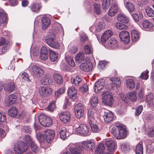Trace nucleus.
I'll use <instances>...</instances> for the list:
<instances>
[{"mask_svg": "<svg viewBox=\"0 0 154 154\" xmlns=\"http://www.w3.org/2000/svg\"><path fill=\"white\" fill-rule=\"evenodd\" d=\"M112 35L113 33L111 30H106L101 37V42L103 43H105Z\"/></svg>", "mask_w": 154, "mask_h": 154, "instance_id": "obj_20", "label": "nucleus"}, {"mask_svg": "<svg viewBox=\"0 0 154 154\" xmlns=\"http://www.w3.org/2000/svg\"><path fill=\"white\" fill-rule=\"evenodd\" d=\"M135 151L136 154H143V148L142 144H137L136 147Z\"/></svg>", "mask_w": 154, "mask_h": 154, "instance_id": "obj_42", "label": "nucleus"}, {"mask_svg": "<svg viewBox=\"0 0 154 154\" xmlns=\"http://www.w3.org/2000/svg\"><path fill=\"white\" fill-rule=\"evenodd\" d=\"M125 5L130 13H131L134 11V6L132 3L129 2H125Z\"/></svg>", "mask_w": 154, "mask_h": 154, "instance_id": "obj_40", "label": "nucleus"}, {"mask_svg": "<svg viewBox=\"0 0 154 154\" xmlns=\"http://www.w3.org/2000/svg\"><path fill=\"white\" fill-rule=\"evenodd\" d=\"M98 103V101L97 97L94 96L91 97V104L92 107L94 108L96 107Z\"/></svg>", "mask_w": 154, "mask_h": 154, "instance_id": "obj_43", "label": "nucleus"}, {"mask_svg": "<svg viewBox=\"0 0 154 154\" xmlns=\"http://www.w3.org/2000/svg\"><path fill=\"white\" fill-rule=\"evenodd\" d=\"M131 38L133 42L137 41L139 39L140 34L137 31L135 30H132L131 32Z\"/></svg>", "mask_w": 154, "mask_h": 154, "instance_id": "obj_30", "label": "nucleus"}, {"mask_svg": "<svg viewBox=\"0 0 154 154\" xmlns=\"http://www.w3.org/2000/svg\"><path fill=\"white\" fill-rule=\"evenodd\" d=\"M41 7L40 4L33 2L29 6V8L32 11L38 13Z\"/></svg>", "mask_w": 154, "mask_h": 154, "instance_id": "obj_21", "label": "nucleus"}, {"mask_svg": "<svg viewBox=\"0 0 154 154\" xmlns=\"http://www.w3.org/2000/svg\"><path fill=\"white\" fill-rule=\"evenodd\" d=\"M76 131L77 132L80 133L83 136H86L90 134L88 127L84 124L81 125L78 128H76Z\"/></svg>", "mask_w": 154, "mask_h": 154, "instance_id": "obj_10", "label": "nucleus"}, {"mask_svg": "<svg viewBox=\"0 0 154 154\" xmlns=\"http://www.w3.org/2000/svg\"><path fill=\"white\" fill-rule=\"evenodd\" d=\"M126 84L127 88L131 89H133L135 86V83L134 82V80L132 79L127 80Z\"/></svg>", "mask_w": 154, "mask_h": 154, "instance_id": "obj_47", "label": "nucleus"}, {"mask_svg": "<svg viewBox=\"0 0 154 154\" xmlns=\"http://www.w3.org/2000/svg\"><path fill=\"white\" fill-rule=\"evenodd\" d=\"M84 108L81 103L76 104L74 107V111L75 116L78 118L82 117L84 114Z\"/></svg>", "mask_w": 154, "mask_h": 154, "instance_id": "obj_7", "label": "nucleus"}, {"mask_svg": "<svg viewBox=\"0 0 154 154\" xmlns=\"http://www.w3.org/2000/svg\"><path fill=\"white\" fill-rule=\"evenodd\" d=\"M24 140L25 141L30 145L32 143H33V142H34L32 139V138L29 135H25Z\"/></svg>", "mask_w": 154, "mask_h": 154, "instance_id": "obj_57", "label": "nucleus"}, {"mask_svg": "<svg viewBox=\"0 0 154 154\" xmlns=\"http://www.w3.org/2000/svg\"><path fill=\"white\" fill-rule=\"evenodd\" d=\"M118 139H121L125 138L128 135V131L125 126L123 127H120L118 130Z\"/></svg>", "mask_w": 154, "mask_h": 154, "instance_id": "obj_19", "label": "nucleus"}, {"mask_svg": "<svg viewBox=\"0 0 154 154\" xmlns=\"http://www.w3.org/2000/svg\"><path fill=\"white\" fill-rule=\"evenodd\" d=\"M53 77L54 81L57 84L60 85L63 84V79L60 74L55 73Z\"/></svg>", "mask_w": 154, "mask_h": 154, "instance_id": "obj_29", "label": "nucleus"}, {"mask_svg": "<svg viewBox=\"0 0 154 154\" xmlns=\"http://www.w3.org/2000/svg\"><path fill=\"white\" fill-rule=\"evenodd\" d=\"M20 76L21 78L27 82H29L31 81L29 78L28 74L26 72H24L23 73L20 75Z\"/></svg>", "mask_w": 154, "mask_h": 154, "instance_id": "obj_60", "label": "nucleus"}, {"mask_svg": "<svg viewBox=\"0 0 154 154\" xmlns=\"http://www.w3.org/2000/svg\"><path fill=\"white\" fill-rule=\"evenodd\" d=\"M118 46L117 41L116 39L112 38L105 45V47L107 49H114Z\"/></svg>", "mask_w": 154, "mask_h": 154, "instance_id": "obj_11", "label": "nucleus"}, {"mask_svg": "<svg viewBox=\"0 0 154 154\" xmlns=\"http://www.w3.org/2000/svg\"><path fill=\"white\" fill-rule=\"evenodd\" d=\"M49 77L47 75H45L42 78L41 82L42 84L47 85L49 84Z\"/></svg>", "mask_w": 154, "mask_h": 154, "instance_id": "obj_55", "label": "nucleus"}, {"mask_svg": "<svg viewBox=\"0 0 154 154\" xmlns=\"http://www.w3.org/2000/svg\"><path fill=\"white\" fill-rule=\"evenodd\" d=\"M105 24L103 22H99L97 26L96 30L97 31H100L103 28Z\"/></svg>", "mask_w": 154, "mask_h": 154, "instance_id": "obj_63", "label": "nucleus"}, {"mask_svg": "<svg viewBox=\"0 0 154 154\" xmlns=\"http://www.w3.org/2000/svg\"><path fill=\"white\" fill-rule=\"evenodd\" d=\"M29 68L31 70L32 73L36 77L41 76L44 73L43 69L39 66L35 64H31L29 66Z\"/></svg>", "mask_w": 154, "mask_h": 154, "instance_id": "obj_4", "label": "nucleus"}, {"mask_svg": "<svg viewBox=\"0 0 154 154\" xmlns=\"http://www.w3.org/2000/svg\"><path fill=\"white\" fill-rule=\"evenodd\" d=\"M146 11L147 15L149 17H154V11L152 8L148 7L146 8Z\"/></svg>", "mask_w": 154, "mask_h": 154, "instance_id": "obj_53", "label": "nucleus"}, {"mask_svg": "<svg viewBox=\"0 0 154 154\" xmlns=\"http://www.w3.org/2000/svg\"><path fill=\"white\" fill-rule=\"evenodd\" d=\"M71 80L72 84L76 86H78L81 84L82 79L81 77L76 75L75 77L72 78Z\"/></svg>", "mask_w": 154, "mask_h": 154, "instance_id": "obj_31", "label": "nucleus"}, {"mask_svg": "<svg viewBox=\"0 0 154 154\" xmlns=\"http://www.w3.org/2000/svg\"><path fill=\"white\" fill-rule=\"evenodd\" d=\"M66 60L67 63L70 66L74 67L75 66V63L73 58L70 56L66 57Z\"/></svg>", "mask_w": 154, "mask_h": 154, "instance_id": "obj_51", "label": "nucleus"}, {"mask_svg": "<svg viewBox=\"0 0 154 154\" xmlns=\"http://www.w3.org/2000/svg\"><path fill=\"white\" fill-rule=\"evenodd\" d=\"M132 17L134 21L137 22L139 21L140 19L142 18L143 17L142 13H140L139 14H132Z\"/></svg>", "mask_w": 154, "mask_h": 154, "instance_id": "obj_46", "label": "nucleus"}, {"mask_svg": "<svg viewBox=\"0 0 154 154\" xmlns=\"http://www.w3.org/2000/svg\"><path fill=\"white\" fill-rule=\"evenodd\" d=\"M142 25L143 27L147 29V30H149L152 28L154 25L152 23L148 20H145L143 21Z\"/></svg>", "mask_w": 154, "mask_h": 154, "instance_id": "obj_28", "label": "nucleus"}, {"mask_svg": "<svg viewBox=\"0 0 154 154\" xmlns=\"http://www.w3.org/2000/svg\"><path fill=\"white\" fill-rule=\"evenodd\" d=\"M105 149V147L104 144L103 143H100L98 147L95 151V153L97 154L103 153L104 150Z\"/></svg>", "mask_w": 154, "mask_h": 154, "instance_id": "obj_41", "label": "nucleus"}, {"mask_svg": "<svg viewBox=\"0 0 154 154\" xmlns=\"http://www.w3.org/2000/svg\"><path fill=\"white\" fill-rule=\"evenodd\" d=\"M104 85V81L102 80H99L96 82L94 87L95 92L98 93V92L103 89Z\"/></svg>", "mask_w": 154, "mask_h": 154, "instance_id": "obj_17", "label": "nucleus"}, {"mask_svg": "<svg viewBox=\"0 0 154 154\" xmlns=\"http://www.w3.org/2000/svg\"><path fill=\"white\" fill-rule=\"evenodd\" d=\"M28 148L27 144L22 141L18 142L15 145L14 150L17 154H21L26 151Z\"/></svg>", "mask_w": 154, "mask_h": 154, "instance_id": "obj_2", "label": "nucleus"}, {"mask_svg": "<svg viewBox=\"0 0 154 154\" xmlns=\"http://www.w3.org/2000/svg\"><path fill=\"white\" fill-rule=\"evenodd\" d=\"M118 7L117 5L114 4L109 10L108 15L112 17L115 15L117 12Z\"/></svg>", "mask_w": 154, "mask_h": 154, "instance_id": "obj_34", "label": "nucleus"}, {"mask_svg": "<svg viewBox=\"0 0 154 154\" xmlns=\"http://www.w3.org/2000/svg\"><path fill=\"white\" fill-rule=\"evenodd\" d=\"M148 73L149 71L147 70H146V71H144L143 72L141 73L140 76V79L146 80L148 78Z\"/></svg>", "mask_w": 154, "mask_h": 154, "instance_id": "obj_58", "label": "nucleus"}, {"mask_svg": "<svg viewBox=\"0 0 154 154\" xmlns=\"http://www.w3.org/2000/svg\"><path fill=\"white\" fill-rule=\"evenodd\" d=\"M56 108L55 102L54 101H51L48 106L47 107V110L50 112H53Z\"/></svg>", "mask_w": 154, "mask_h": 154, "instance_id": "obj_48", "label": "nucleus"}, {"mask_svg": "<svg viewBox=\"0 0 154 154\" xmlns=\"http://www.w3.org/2000/svg\"><path fill=\"white\" fill-rule=\"evenodd\" d=\"M87 113L88 119L91 122L94 120L95 117L97 116L96 110L93 108L87 109Z\"/></svg>", "mask_w": 154, "mask_h": 154, "instance_id": "obj_16", "label": "nucleus"}, {"mask_svg": "<svg viewBox=\"0 0 154 154\" xmlns=\"http://www.w3.org/2000/svg\"><path fill=\"white\" fill-rule=\"evenodd\" d=\"M93 67L92 63L89 60H87L85 59L84 62H82L80 65L81 69L86 72H90L92 70Z\"/></svg>", "mask_w": 154, "mask_h": 154, "instance_id": "obj_8", "label": "nucleus"}, {"mask_svg": "<svg viewBox=\"0 0 154 154\" xmlns=\"http://www.w3.org/2000/svg\"><path fill=\"white\" fill-rule=\"evenodd\" d=\"M147 134L148 135L149 137H154V126L149 128Z\"/></svg>", "mask_w": 154, "mask_h": 154, "instance_id": "obj_64", "label": "nucleus"}, {"mask_svg": "<svg viewBox=\"0 0 154 154\" xmlns=\"http://www.w3.org/2000/svg\"><path fill=\"white\" fill-rule=\"evenodd\" d=\"M94 12L97 15L99 14L101 12L100 9V5L98 4L94 3Z\"/></svg>", "mask_w": 154, "mask_h": 154, "instance_id": "obj_54", "label": "nucleus"}, {"mask_svg": "<svg viewBox=\"0 0 154 154\" xmlns=\"http://www.w3.org/2000/svg\"><path fill=\"white\" fill-rule=\"evenodd\" d=\"M110 80L112 81L111 84L112 89H114L115 88H118L121 83V81L120 79L119 78L115 77L111 79Z\"/></svg>", "mask_w": 154, "mask_h": 154, "instance_id": "obj_23", "label": "nucleus"}, {"mask_svg": "<svg viewBox=\"0 0 154 154\" xmlns=\"http://www.w3.org/2000/svg\"><path fill=\"white\" fill-rule=\"evenodd\" d=\"M75 59L76 62L79 63L84 62L85 60L84 54L82 53L77 54L75 57Z\"/></svg>", "mask_w": 154, "mask_h": 154, "instance_id": "obj_38", "label": "nucleus"}, {"mask_svg": "<svg viewBox=\"0 0 154 154\" xmlns=\"http://www.w3.org/2000/svg\"><path fill=\"white\" fill-rule=\"evenodd\" d=\"M110 0H103L102 4L103 9L107 10L110 5Z\"/></svg>", "mask_w": 154, "mask_h": 154, "instance_id": "obj_45", "label": "nucleus"}, {"mask_svg": "<svg viewBox=\"0 0 154 154\" xmlns=\"http://www.w3.org/2000/svg\"><path fill=\"white\" fill-rule=\"evenodd\" d=\"M84 52L87 54H92L93 49L91 46L89 45H85L84 47Z\"/></svg>", "mask_w": 154, "mask_h": 154, "instance_id": "obj_44", "label": "nucleus"}, {"mask_svg": "<svg viewBox=\"0 0 154 154\" xmlns=\"http://www.w3.org/2000/svg\"><path fill=\"white\" fill-rule=\"evenodd\" d=\"M44 42L49 46L54 49H57L59 47L60 44L54 36H48L44 38Z\"/></svg>", "mask_w": 154, "mask_h": 154, "instance_id": "obj_1", "label": "nucleus"}, {"mask_svg": "<svg viewBox=\"0 0 154 154\" xmlns=\"http://www.w3.org/2000/svg\"><path fill=\"white\" fill-rule=\"evenodd\" d=\"M90 125L91 127L92 131L95 132H98L99 129L98 126L96 125H94L91 123H90Z\"/></svg>", "mask_w": 154, "mask_h": 154, "instance_id": "obj_61", "label": "nucleus"}, {"mask_svg": "<svg viewBox=\"0 0 154 154\" xmlns=\"http://www.w3.org/2000/svg\"><path fill=\"white\" fill-rule=\"evenodd\" d=\"M15 87L14 84L12 82H9L5 84L4 89L9 92H11L15 90Z\"/></svg>", "mask_w": 154, "mask_h": 154, "instance_id": "obj_26", "label": "nucleus"}, {"mask_svg": "<svg viewBox=\"0 0 154 154\" xmlns=\"http://www.w3.org/2000/svg\"><path fill=\"white\" fill-rule=\"evenodd\" d=\"M116 27L119 29H126L127 26L125 24L120 23H116Z\"/></svg>", "mask_w": 154, "mask_h": 154, "instance_id": "obj_56", "label": "nucleus"}, {"mask_svg": "<svg viewBox=\"0 0 154 154\" xmlns=\"http://www.w3.org/2000/svg\"><path fill=\"white\" fill-rule=\"evenodd\" d=\"M103 117L105 122L107 123L110 122L113 118L112 113L108 110L104 112V115Z\"/></svg>", "mask_w": 154, "mask_h": 154, "instance_id": "obj_22", "label": "nucleus"}, {"mask_svg": "<svg viewBox=\"0 0 154 154\" xmlns=\"http://www.w3.org/2000/svg\"><path fill=\"white\" fill-rule=\"evenodd\" d=\"M113 102V99L111 93L107 91L102 95V102L105 105L111 106Z\"/></svg>", "mask_w": 154, "mask_h": 154, "instance_id": "obj_5", "label": "nucleus"}, {"mask_svg": "<svg viewBox=\"0 0 154 154\" xmlns=\"http://www.w3.org/2000/svg\"><path fill=\"white\" fill-rule=\"evenodd\" d=\"M69 132L66 131L65 128L63 127L60 129L59 134L60 138L62 139H65L69 135Z\"/></svg>", "mask_w": 154, "mask_h": 154, "instance_id": "obj_37", "label": "nucleus"}, {"mask_svg": "<svg viewBox=\"0 0 154 154\" xmlns=\"http://www.w3.org/2000/svg\"><path fill=\"white\" fill-rule=\"evenodd\" d=\"M67 93L68 95L72 99H75L77 97V91L73 87L68 88Z\"/></svg>", "mask_w": 154, "mask_h": 154, "instance_id": "obj_24", "label": "nucleus"}, {"mask_svg": "<svg viewBox=\"0 0 154 154\" xmlns=\"http://www.w3.org/2000/svg\"><path fill=\"white\" fill-rule=\"evenodd\" d=\"M88 90V86L86 84H83L80 88V91L83 93H86Z\"/></svg>", "mask_w": 154, "mask_h": 154, "instance_id": "obj_59", "label": "nucleus"}, {"mask_svg": "<svg viewBox=\"0 0 154 154\" xmlns=\"http://www.w3.org/2000/svg\"><path fill=\"white\" fill-rule=\"evenodd\" d=\"M81 145L84 147L85 152L86 150L92 151L94 149L95 146V143L91 140L83 141Z\"/></svg>", "mask_w": 154, "mask_h": 154, "instance_id": "obj_9", "label": "nucleus"}, {"mask_svg": "<svg viewBox=\"0 0 154 154\" xmlns=\"http://www.w3.org/2000/svg\"><path fill=\"white\" fill-rule=\"evenodd\" d=\"M119 37L121 40L126 43H128L130 41L129 34L128 32L126 31H123L120 32Z\"/></svg>", "mask_w": 154, "mask_h": 154, "instance_id": "obj_14", "label": "nucleus"}, {"mask_svg": "<svg viewBox=\"0 0 154 154\" xmlns=\"http://www.w3.org/2000/svg\"><path fill=\"white\" fill-rule=\"evenodd\" d=\"M18 114V110L15 107H11L9 109L8 114L11 116L16 117Z\"/></svg>", "mask_w": 154, "mask_h": 154, "instance_id": "obj_35", "label": "nucleus"}, {"mask_svg": "<svg viewBox=\"0 0 154 154\" xmlns=\"http://www.w3.org/2000/svg\"><path fill=\"white\" fill-rule=\"evenodd\" d=\"M48 54L47 48L45 46H42L40 52V58L42 60H45L48 59Z\"/></svg>", "mask_w": 154, "mask_h": 154, "instance_id": "obj_18", "label": "nucleus"}, {"mask_svg": "<svg viewBox=\"0 0 154 154\" xmlns=\"http://www.w3.org/2000/svg\"><path fill=\"white\" fill-rule=\"evenodd\" d=\"M60 119L63 123H66L70 119L71 116L69 112L68 111L62 112L59 116Z\"/></svg>", "mask_w": 154, "mask_h": 154, "instance_id": "obj_12", "label": "nucleus"}, {"mask_svg": "<svg viewBox=\"0 0 154 154\" xmlns=\"http://www.w3.org/2000/svg\"><path fill=\"white\" fill-rule=\"evenodd\" d=\"M153 99V95L152 94H150L147 96L146 99V101L150 104L151 103H152Z\"/></svg>", "mask_w": 154, "mask_h": 154, "instance_id": "obj_62", "label": "nucleus"}, {"mask_svg": "<svg viewBox=\"0 0 154 154\" xmlns=\"http://www.w3.org/2000/svg\"><path fill=\"white\" fill-rule=\"evenodd\" d=\"M69 150L72 154H81L85 152L84 147L81 145L77 147L71 148Z\"/></svg>", "mask_w": 154, "mask_h": 154, "instance_id": "obj_15", "label": "nucleus"}, {"mask_svg": "<svg viewBox=\"0 0 154 154\" xmlns=\"http://www.w3.org/2000/svg\"><path fill=\"white\" fill-rule=\"evenodd\" d=\"M38 119L41 124L45 127H50L52 123L51 119L43 114H40Z\"/></svg>", "mask_w": 154, "mask_h": 154, "instance_id": "obj_3", "label": "nucleus"}, {"mask_svg": "<svg viewBox=\"0 0 154 154\" xmlns=\"http://www.w3.org/2000/svg\"><path fill=\"white\" fill-rule=\"evenodd\" d=\"M49 58L52 62L56 61L57 59L58 55L57 53L55 52L50 48L48 49Z\"/></svg>", "mask_w": 154, "mask_h": 154, "instance_id": "obj_32", "label": "nucleus"}, {"mask_svg": "<svg viewBox=\"0 0 154 154\" xmlns=\"http://www.w3.org/2000/svg\"><path fill=\"white\" fill-rule=\"evenodd\" d=\"M41 21L42 29L43 30H45L50 24V19L48 17L44 16L43 17Z\"/></svg>", "mask_w": 154, "mask_h": 154, "instance_id": "obj_25", "label": "nucleus"}, {"mask_svg": "<svg viewBox=\"0 0 154 154\" xmlns=\"http://www.w3.org/2000/svg\"><path fill=\"white\" fill-rule=\"evenodd\" d=\"M118 130L117 129V128L116 127H112L110 130V132L112 134L114 137L118 139Z\"/></svg>", "mask_w": 154, "mask_h": 154, "instance_id": "obj_50", "label": "nucleus"}, {"mask_svg": "<svg viewBox=\"0 0 154 154\" xmlns=\"http://www.w3.org/2000/svg\"><path fill=\"white\" fill-rule=\"evenodd\" d=\"M7 20L6 13L4 11H0V21L3 23H5Z\"/></svg>", "mask_w": 154, "mask_h": 154, "instance_id": "obj_49", "label": "nucleus"}, {"mask_svg": "<svg viewBox=\"0 0 154 154\" xmlns=\"http://www.w3.org/2000/svg\"><path fill=\"white\" fill-rule=\"evenodd\" d=\"M65 89L64 87H62L60 88L55 92V95L56 97H58L63 94L65 92Z\"/></svg>", "mask_w": 154, "mask_h": 154, "instance_id": "obj_52", "label": "nucleus"}, {"mask_svg": "<svg viewBox=\"0 0 154 154\" xmlns=\"http://www.w3.org/2000/svg\"><path fill=\"white\" fill-rule=\"evenodd\" d=\"M43 131L44 133L42 134L43 138L45 139L48 143H51L55 136L54 131L48 129L43 130Z\"/></svg>", "mask_w": 154, "mask_h": 154, "instance_id": "obj_6", "label": "nucleus"}, {"mask_svg": "<svg viewBox=\"0 0 154 154\" xmlns=\"http://www.w3.org/2000/svg\"><path fill=\"white\" fill-rule=\"evenodd\" d=\"M105 144L107 149L110 152L114 151L115 149L116 145L115 142L112 140H107L105 141Z\"/></svg>", "mask_w": 154, "mask_h": 154, "instance_id": "obj_27", "label": "nucleus"}, {"mask_svg": "<svg viewBox=\"0 0 154 154\" xmlns=\"http://www.w3.org/2000/svg\"><path fill=\"white\" fill-rule=\"evenodd\" d=\"M117 20L124 23H127L129 21V18L125 15L120 14H118L117 17Z\"/></svg>", "mask_w": 154, "mask_h": 154, "instance_id": "obj_33", "label": "nucleus"}, {"mask_svg": "<svg viewBox=\"0 0 154 154\" xmlns=\"http://www.w3.org/2000/svg\"><path fill=\"white\" fill-rule=\"evenodd\" d=\"M51 89L48 87H40L39 92L40 95L43 97L49 96L51 94Z\"/></svg>", "mask_w": 154, "mask_h": 154, "instance_id": "obj_13", "label": "nucleus"}, {"mask_svg": "<svg viewBox=\"0 0 154 154\" xmlns=\"http://www.w3.org/2000/svg\"><path fill=\"white\" fill-rule=\"evenodd\" d=\"M17 96L14 94L10 95L8 97V104L11 105L14 103L17 100Z\"/></svg>", "mask_w": 154, "mask_h": 154, "instance_id": "obj_36", "label": "nucleus"}, {"mask_svg": "<svg viewBox=\"0 0 154 154\" xmlns=\"http://www.w3.org/2000/svg\"><path fill=\"white\" fill-rule=\"evenodd\" d=\"M128 98L132 102H134L137 100L136 93L134 91L129 92L127 95Z\"/></svg>", "mask_w": 154, "mask_h": 154, "instance_id": "obj_39", "label": "nucleus"}]
</instances>
